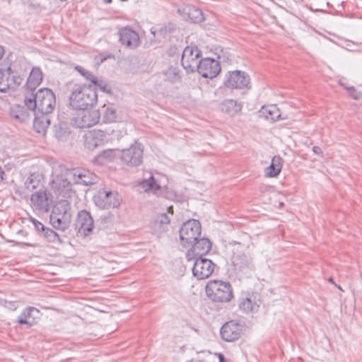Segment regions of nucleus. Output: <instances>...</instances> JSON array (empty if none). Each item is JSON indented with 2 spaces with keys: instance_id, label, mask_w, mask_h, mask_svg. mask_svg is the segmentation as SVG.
Wrapping results in <instances>:
<instances>
[{
  "instance_id": "obj_47",
  "label": "nucleus",
  "mask_w": 362,
  "mask_h": 362,
  "mask_svg": "<svg viewBox=\"0 0 362 362\" xmlns=\"http://www.w3.org/2000/svg\"><path fill=\"white\" fill-rule=\"evenodd\" d=\"M219 362H226L223 354H219Z\"/></svg>"
},
{
  "instance_id": "obj_43",
  "label": "nucleus",
  "mask_w": 362,
  "mask_h": 362,
  "mask_svg": "<svg viewBox=\"0 0 362 362\" xmlns=\"http://www.w3.org/2000/svg\"><path fill=\"white\" fill-rule=\"evenodd\" d=\"M31 221L35 226V228L40 233H42L44 229L46 228L41 222L36 220L35 218H32Z\"/></svg>"
},
{
  "instance_id": "obj_16",
  "label": "nucleus",
  "mask_w": 362,
  "mask_h": 362,
  "mask_svg": "<svg viewBox=\"0 0 362 362\" xmlns=\"http://www.w3.org/2000/svg\"><path fill=\"white\" fill-rule=\"evenodd\" d=\"M242 332V325L235 320H230L221 327L220 334L223 340L232 342L240 337Z\"/></svg>"
},
{
  "instance_id": "obj_37",
  "label": "nucleus",
  "mask_w": 362,
  "mask_h": 362,
  "mask_svg": "<svg viewBox=\"0 0 362 362\" xmlns=\"http://www.w3.org/2000/svg\"><path fill=\"white\" fill-rule=\"evenodd\" d=\"M142 187L146 188V191H156L160 189V186L156 183L153 175H151L148 179H146L142 182Z\"/></svg>"
},
{
  "instance_id": "obj_52",
  "label": "nucleus",
  "mask_w": 362,
  "mask_h": 362,
  "mask_svg": "<svg viewBox=\"0 0 362 362\" xmlns=\"http://www.w3.org/2000/svg\"><path fill=\"white\" fill-rule=\"evenodd\" d=\"M329 281H330V282H332V283H333V279H332V277H330V278L329 279Z\"/></svg>"
},
{
  "instance_id": "obj_27",
  "label": "nucleus",
  "mask_w": 362,
  "mask_h": 362,
  "mask_svg": "<svg viewBox=\"0 0 362 362\" xmlns=\"http://www.w3.org/2000/svg\"><path fill=\"white\" fill-rule=\"evenodd\" d=\"M220 108L223 112L230 116H234L241 110L242 105L236 100L227 99L221 103Z\"/></svg>"
},
{
  "instance_id": "obj_7",
  "label": "nucleus",
  "mask_w": 362,
  "mask_h": 362,
  "mask_svg": "<svg viewBox=\"0 0 362 362\" xmlns=\"http://www.w3.org/2000/svg\"><path fill=\"white\" fill-rule=\"evenodd\" d=\"M83 110L71 119L74 127L79 129L89 128L99 122L100 114L98 110Z\"/></svg>"
},
{
  "instance_id": "obj_51",
  "label": "nucleus",
  "mask_w": 362,
  "mask_h": 362,
  "mask_svg": "<svg viewBox=\"0 0 362 362\" xmlns=\"http://www.w3.org/2000/svg\"><path fill=\"white\" fill-rule=\"evenodd\" d=\"M105 3H111L112 0H104Z\"/></svg>"
},
{
  "instance_id": "obj_44",
  "label": "nucleus",
  "mask_w": 362,
  "mask_h": 362,
  "mask_svg": "<svg viewBox=\"0 0 362 362\" xmlns=\"http://www.w3.org/2000/svg\"><path fill=\"white\" fill-rule=\"evenodd\" d=\"M313 151L315 154H317V155H320V154H322V149H321L319 146H314V147L313 148Z\"/></svg>"
},
{
  "instance_id": "obj_21",
  "label": "nucleus",
  "mask_w": 362,
  "mask_h": 362,
  "mask_svg": "<svg viewBox=\"0 0 362 362\" xmlns=\"http://www.w3.org/2000/svg\"><path fill=\"white\" fill-rule=\"evenodd\" d=\"M32 207L40 212H47L49 210V202L47 191L40 189L31 195Z\"/></svg>"
},
{
  "instance_id": "obj_11",
  "label": "nucleus",
  "mask_w": 362,
  "mask_h": 362,
  "mask_svg": "<svg viewBox=\"0 0 362 362\" xmlns=\"http://www.w3.org/2000/svg\"><path fill=\"white\" fill-rule=\"evenodd\" d=\"M144 149L141 144L136 142L129 148L124 149L122 153L121 159L129 166H138L143 161Z\"/></svg>"
},
{
  "instance_id": "obj_31",
  "label": "nucleus",
  "mask_w": 362,
  "mask_h": 362,
  "mask_svg": "<svg viewBox=\"0 0 362 362\" xmlns=\"http://www.w3.org/2000/svg\"><path fill=\"white\" fill-rule=\"evenodd\" d=\"M11 118L19 122H23L28 118V114L23 107L16 105L12 107L10 110Z\"/></svg>"
},
{
  "instance_id": "obj_8",
  "label": "nucleus",
  "mask_w": 362,
  "mask_h": 362,
  "mask_svg": "<svg viewBox=\"0 0 362 362\" xmlns=\"http://www.w3.org/2000/svg\"><path fill=\"white\" fill-rule=\"evenodd\" d=\"M200 57L201 51L197 47L187 46L185 48L182 54V66L187 72H194L201 61Z\"/></svg>"
},
{
  "instance_id": "obj_2",
  "label": "nucleus",
  "mask_w": 362,
  "mask_h": 362,
  "mask_svg": "<svg viewBox=\"0 0 362 362\" xmlns=\"http://www.w3.org/2000/svg\"><path fill=\"white\" fill-rule=\"evenodd\" d=\"M25 105L32 111L52 113L56 106V97L51 89L40 88L35 93H28L24 99Z\"/></svg>"
},
{
  "instance_id": "obj_3",
  "label": "nucleus",
  "mask_w": 362,
  "mask_h": 362,
  "mask_svg": "<svg viewBox=\"0 0 362 362\" xmlns=\"http://www.w3.org/2000/svg\"><path fill=\"white\" fill-rule=\"evenodd\" d=\"M71 209L70 203L65 199L58 201L53 206L49 222L55 229L64 231L69 228L71 221Z\"/></svg>"
},
{
  "instance_id": "obj_33",
  "label": "nucleus",
  "mask_w": 362,
  "mask_h": 362,
  "mask_svg": "<svg viewBox=\"0 0 362 362\" xmlns=\"http://www.w3.org/2000/svg\"><path fill=\"white\" fill-rule=\"evenodd\" d=\"M259 305L254 302L251 298H245L241 299L239 308L245 313H250L256 310Z\"/></svg>"
},
{
  "instance_id": "obj_46",
  "label": "nucleus",
  "mask_w": 362,
  "mask_h": 362,
  "mask_svg": "<svg viewBox=\"0 0 362 362\" xmlns=\"http://www.w3.org/2000/svg\"><path fill=\"white\" fill-rule=\"evenodd\" d=\"M4 54V49L2 46L0 45V59L2 58Z\"/></svg>"
},
{
  "instance_id": "obj_18",
  "label": "nucleus",
  "mask_w": 362,
  "mask_h": 362,
  "mask_svg": "<svg viewBox=\"0 0 362 362\" xmlns=\"http://www.w3.org/2000/svg\"><path fill=\"white\" fill-rule=\"evenodd\" d=\"M192 249L187 254L188 260L202 257L203 255L207 254L211 249V243L207 238H197V240L191 245Z\"/></svg>"
},
{
  "instance_id": "obj_1",
  "label": "nucleus",
  "mask_w": 362,
  "mask_h": 362,
  "mask_svg": "<svg viewBox=\"0 0 362 362\" xmlns=\"http://www.w3.org/2000/svg\"><path fill=\"white\" fill-rule=\"evenodd\" d=\"M98 102V94L95 87L86 84H74L70 89L69 104L74 110H86Z\"/></svg>"
},
{
  "instance_id": "obj_24",
  "label": "nucleus",
  "mask_w": 362,
  "mask_h": 362,
  "mask_svg": "<svg viewBox=\"0 0 362 362\" xmlns=\"http://www.w3.org/2000/svg\"><path fill=\"white\" fill-rule=\"evenodd\" d=\"M232 264L237 271L245 272L252 269V262L250 257L244 253H236L232 257Z\"/></svg>"
},
{
  "instance_id": "obj_41",
  "label": "nucleus",
  "mask_w": 362,
  "mask_h": 362,
  "mask_svg": "<svg viewBox=\"0 0 362 362\" xmlns=\"http://www.w3.org/2000/svg\"><path fill=\"white\" fill-rule=\"evenodd\" d=\"M75 69L80 73L86 79L90 81V82L93 81L95 80V76L93 74L92 72L83 69L81 66H76L75 67Z\"/></svg>"
},
{
  "instance_id": "obj_29",
  "label": "nucleus",
  "mask_w": 362,
  "mask_h": 362,
  "mask_svg": "<svg viewBox=\"0 0 362 362\" xmlns=\"http://www.w3.org/2000/svg\"><path fill=\"white\" fill-rule=\"evenodd\" d=\"M282 168V158L279 156H274L272 163L265 170L267 177H276L281 172Z\"/></svg>"
},
{
  "instance_id": "obj_42",
  "label": "nucleus",
  "mask_w": 362,
  "mask_h": 362,
  "mask_svg": "<svg viewBox=\"0 0 362 362\" xmlns=\"http://www.w3.org/2000/svg\"><path fill=\"white\" fill-rule=\"evenodd\" d=\"M348 90L350 97L355 100H359L362 98V92L356 90L354 86H344Z\"/></svg>"
},
{
  "instance_id": "obj_50",
  "label": "nucleus",
  "mask_w": 362,
  "mask_h": 362,
  "mask_svg": "<svg viewBox=\"0 0 362 362\" xmlns=\"http://www.w3.org/2000/svg\"><path fill=\"white\" fill-rule=\"evenodd\" d=\"M106 59H107V57H102L100 58V62H101V63H102V62H103L105 60H106Z\"/></svg>"
},
{
  "instance_id": "obj_32",
  "label": "nucleus",
  "mask_w": 362,
  "mask_h": 362,
  "mask_svg": "<svg viewBox=\"0 0 362 362\" xmlns=\"http://www.w3.org/2000/svg\"><path fill=\"white\" fill-rule=\"evenodd\" d=\"M187 13L192 22L196 23L202 22L204 20L203 13L201 9L194 6H187L186 8Z\"/></svg>"
},
{
  "instance_id": "obj_4",
  "label": "nucleus",
  "mask_w": 362,
  "mask_h": 362,
  "mask_svg": "<svg viewBox=\"0 0 362 362\" xmlns=\"http://www.w3.org/2000/svg\"><path fill=\"white\" fill-rule=\"evenodd\" d=\"M207 297L216 303H228L233 298L231 284L228 281L213 280L208 282L205 288Z\"/></svg>"
},
{
  "instance_id": "obj_9",
  "label": "nucleus",
  "mask_w": 362,
  "mask_h": 362,
  "mask_svg": "<svg viewBox=\"0 0 362 362\" xmlns=\"http://www.w3.org/2000/svg\"><path fill=\"white\" fill-rule=\"evenodd\" d=\"M73 182L74 184L85 186L93 185L97 182L98 177L86 169L76 168L66 170L64 175Z\"/></svg>"
},
{
  "instance_id": "obj_22",
  "label": "nucleus",
  "mask_w": 362,
  "mask_h": 362,
  "mask_svg": "<svg viewBox=\"0 0 362 362\" xmlns=\"http://www.w3.org/2000/svg\"><path fill=\"white\" fill-rule=\"evenodd\" d=\"M40 311L38 309L28 306L18 317L17 322L21 325H25L27 328L31 327L36 322V315H38Z\"/></svg>"
},
{
  "instance_id": "obj_28",
  "label": "nucleus",
  "mask_w": 362,
  "mask_h": 362,
  "mask_svg": "<svg viewBox=\"0 0 362 362\" xmlns=\"http://www.w3.org/2000/svg\"><path fill=\"white\" fill-rule=\"evenodd\" d=\"M24 186L28 191L39 190L42 186V175L40 173L30 174L25 180Z\"/></svg>"
},
{
  "instance_id": "obj_17",
  "label": "nucleus",
  "mask_w": 362,
  "mask_h": 362,
  "mask_svg": "<svg viewBox=\"0 0 362 362\" xmlns=\"http://www.w3.org/2000/svg\"><path fill=\"white\" fill-rule=\"evenodd\" d=\"M75 226L76 229L78 230V233L81 235H89L94 226V222L90 214L86 210L80 211L78 213Z\"/></svg>"
},
{
  "instance_id": "obj_23",
  "label": "nucleus",
  "mask_w": 362,
  "mask_h": 362,
  "mask_svg": "<svg viewBox=\"0 0 362 362\" xmlns=\"http://www.w3.org/2000/svg\"><path fill=\"white\" fill-rule=\"evenodd\" d=\"M50 113H40L34 111L35 118L33 121V127L35 130L40 134H45L50 125Z\"/></svg>"
},
{
  "instance_id": "obj_35",
  "label": "nucleus",
  "mask_w": 362,
  "mask_h": 362,
  "mask_svg": "<svg viewBox=\"0 0 362 362\" xmlns=\"http://www.w3.org/2000/svg\"><path fill=\"white\" fill-rule=\"evenodd\" d=\"M41 235L49 242L53 243H62L59 235L52 229L46 227Z\"/></svg>"
},
{
  "instance_id": "obj_15",
  "label": "nucleus",
  "mask_w": 362,
  "mask_h": 362,
  "mask_svg": "<svg viewBox=\"0 0 362 362\" xmlns=\"http://www.w3.org/2000/svg\"><path fill=\"white\" fill-rule=\"evenodd\" d=\"M214 263L206 258L197 257L195 259L192 268L193 275L198 279H205L209 278L214 269Z\"/></svg>"
},
{
  "instance_id": "obj_53",
  "label": "nucleus",
  "mask_w": 362,
  "mask_h": 362,
  "mask_svg": "<svg viewBox=\"0 0 362 362\" xmlns=\"http://www.w3.org/2000/svg\"><path fill=\"white\" fill-rule=\"evenodd\" d=\"M226 60H229V61H230V59L228 57H226Z\"/></svg>"
},
{
  "instance_id": "obj_5",
  "label": "nucleus",
  "mask_w": 362,
  "mask_h": 362,
  "mask_svg": "<svg viewBox=\"0 0 362 362\" xmlns=\"http://www.w3.org/2000/svg\"><path fill=\"white\" fill-rule=\"evenodd\" d=\"M202 227L199 221L192 219L183 223L180 230L181 244L185 247H190L201 235Z\"/></svg>"
},
{
  "instance_id": "obj_25",
  "label": "nucleus",
  "mask_w": 362,
  "mask_h": 362,
  "mask_svg": "<svg viewBox=\"0 0 362 362\" xmlns=\"http://www.w3.org/2000/svg\"><path fill=\"white\" fill-rule=\"evenodd\" d=\"M43 78V74L40 67H33L30 73L26 82V88L29 93H33L40 86Z\"/></svg>"
},
{
  "instance_id": "obj_30",
  "label": "nucleus",
  "mask_w": 362,
  "mask_h": 362,
  "mask_svg": "<svg viewBox=\"0 0 362 362\" xmlns=\"http://www.w3.org/2000/svg\"><path fill=\"white\" fill-rule=\"evenodd\" d=\"M170 222V219L168 215L165 213L161 214L153 221L152 228L156 232L161 233L166 230Z\"/></svg>"
},
{
  "instance_id": "obj_19",
  "label": "nucleus",
  "mask_w": 362,
  "mask_h": 362,
  "mask_svg": "<svg viewBox=\"0 0 362 362\" xmlns=\"http://www.w3.org/2000/svg\"><path fill=\"white\" fill-rule=\"evenodd\" d=\"M84 145L89 150H94L103 145L107 139V134L102 130L93 129L85 134Z\"/></svg>"
},
{
  "instance_id": "obj_14",
  "label": "nucleus",
  "mask_w": 362,
  "mask_h": 362,
  "mask_svg": "<svg viewBox=\"0 0 362 362\" xmlns=\"http://www.w3.org/2000/svg\"><path fill=\"white\" fill-rule=\"evenodd\" d=\"M71 180L67 176L57 175L52 180V189L56 195L64 198L71 197L75 192L71 188Z\"/></svg>"
},
{
  "instance_id": "obj_26",
  "label": "nucleus",
  "mask_w": 362,
  "mask_h": 362,
  "mask_svg": "<svg viewBox=\"0 0 362 362\" xmlns=\"http://www.w3.org/2000/svg\"><path fill=\"white\" fill-rule=\"evenodd\" d=\"M259 116L270 122L281 119L279 110L275 105L263 106L259 112Z\"/></svg>"
},
{
  "instance_id": "obj_34",
  "label": "nucleus",
  "mask_w": 362,
  "mask_h": 362,
  "mask_svg": "<svg viewBox=\"0 0 362 362\" xmlns=\"http://www.w3.org/2000/svg\"><path fill=\"white\" fill-rule=\"evenodd\" d=\"M54 128L55 136L59 139H65L70 134L69 128L65 123H59L54 125Z\"/></svg>"
},
{
  "instance_id": "obj_48",
  "label": "nucleus",
  "mask_w": 362,
  "mask_h": 362,
  "mask_svg": "<svg viewBox=\"0 0 362 362\" xmlns=\"http://www.w3.org/2000/svg\"><path fill=\"white\" fill-rule=\"evenodd\" d=\"M218 58L220 60H221V59H223V61H225V55H224V54H223V56H221V55H220V54H219V55H218Z\"/></svg>"
},
{
  "instance_id": "obj_36",
  "label": "nucleus",
  "mask_w": 362,
  "mask_h": 362,
  "mask_svg": "<svg viewBox=\"0 0 362 362\" xmlns=\"http://www.w3.org/2000/svg\"><path fill=\"white\" fill-rule=\"evenodd\" d=\"M179 69L175 66L168 67L164 72L165 79L172 83L178 81L180 79Z\"/></svg>"
},
{
  "instance_id": "obj_13",
  "label": "nucleus",
  "mask_w": 362,
  "mask_h": 362,
  "mask_svg": "<svg viewBox=\"0 0 362 362\" xmlns=\"http://www.w3.org/2000/svg\"><path fill=\"white\" fill-rule=\"evenodd\" d=\"M204 78H213L221 71L220 62L211 58L202 59L196 69Z\"/></svg>"
},
{
  "instance_id": "obj_45",
  "label": "nucleus",
  "mask_w": 362,
  "mask_h": 362,
  "mask_svg": "<svg viewBox=\"0 0 362 362\" xmlns=\"http://www.w3.org/2000/svg\"><path fill=\"white\" fill-rule=\"evenodd\" d=\"M5 175V172L3 168L0 166V182L4 180V175Z\"/></svg>"
},
{
  "instance_id": "obj_39",
  "label": "nucleus",
  "mask_w": 362,
  "mask_h": 362,
  "mask_svg": "<svg viewBox=\"0 0 362 362\" xmlns=\"http://www.w3.org/2000/svg\"><path fill=\"white\" fill-rule=\"evenodd\" d=\"M117 118L116 110L112 107H107L103 115V119L106 122H113Z\"/></svg>"
},
{
  "instance_id": "obj_49",
  "label": "nucleus",
  "mask_w": 362,
  "mask_h": 362,
  "mask_svg": "<svg viewBox=\"0 0 362 362\" xmlns=\"http://www.w3.org/2000/svg\"><path fill=\"white\" fill-rule=\"evenodd\" d=\"M9 304L11 305V307H9L11 309L15 310L16 308L14 304L11 303H9Z\"/></svg>"
},
{
  "instance_id": "obj_6",
  "label": "nucleus",
  "mask_w": 362,
  "mask_h": 362,
  "mask_svg": "<svg viewBox=\"0 0 362 362\" xmlns=\"http://www.w3.org/2000/svg\"><path fill=\"white\" fill-rule=\"evenodd\" d=\"M23 78L11 66L0 69V92L6 93L8 90H14L22 83Z\"/></svg>"
},
{
  "instance_id": "obj_40",
  "label": "nucleus",
  "mask_w": 362,
  "mask_h": 362,
  "mask_svg": "<svg viewBox=\"0 0 362 362\" xmlns=\"http://www.w3.org/2000/svg\"><path fill=\"white\" fill-rule=\"evenodd\" d=\"M94 86H98L104 93H110L111 89L107 86V83L102 80L95 77V80L91 82Z\"/></svg>"
},
{
  "instance_id": "obj_12",
  "label": "nucleus",
  "mask_w": 362,
  "mask_h": 362,
  "mask_svg": "<svg viewBox=\"0 0 362 362\" xmlns=\"http://www.w3.org/2000/svg\"><path fill=\"white\" fill-rule=\"evenodd\" d=\"M93 201L95 205L101 209L115 208L120 204L117 193L105 189L99 190L93 197Z\"/></svg>"
},
{
  "instance_id": "obj_38",
  "label": "nucleus",
  "mask_w": 362,
  "mask_h": 362,
  "mask_svg": "<svg viewBox=\"0 0 362 362\" xmlns=\"http://www.w3.org/2000/svg\"><path fill=\"white\" fill-rule=\"evenodd\" d=\"M115 157V151L112 149H107L100 153L98 156L97 159L101 163H105L112 161Z\"/></svg>"
},
{
  "instance_id": "obj_20",
  "label": "nucleus",
  "mask_w": 362,
  "mask_h": 362,
  "mask_svg": "<svg viewBox=\"0 0 362 362\" xmlns=\"http://www.w3.org/2000/svg\"><path fill=\"white\" fill-rule=\"evenodd\" d=\"M119 40L129 49H135L139 45V36L136 32L129 28H122L119 32Z\"/></svg>"
},
{
  "instance_id": "obj_10",
  "label": "nucleus",
  "mask_w": 362,
  "mask_h": 362,
  "mask_svg": "<svg viewBox=\"0 0 362 362\" xmlns=\"http://www.w3.org/2000/svg\"><path fill=\"white\" fill-rule=\"evenodd\" d=\"M250 78L248 74L241 71H228L226 76L224 85L232 89L249 88Z\"/></svg>"
}]
</instances>
